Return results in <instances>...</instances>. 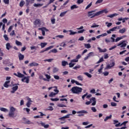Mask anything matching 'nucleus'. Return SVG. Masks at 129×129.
<instances>
[{"instance_id": "6ab92c4d", "label": "nucleus", "mask_w": 129, "mask_h": 129, "mask_svg": "<svg viewBox=\"0 0 129 129\" xmlns=\"http://www.w3.org/2000/svg\"><path fill=\"white\" fill-rule=\"evenodd\" d=\"M125 32H126V29L124 28L119 30V33L120 34H123L124 33H125Z\"/></svg>"}, {"instance_id": "b1692460", "label": "nucleus", "mask_w": 129, "mask_h": 129, "mask_svg": "<svg viewBox=\"0 0 129 129\" xmlns=\"http://www.w3.org/2000/svg\"><path fill=\"white\" fill-rule=\"evenodd\" d=\"M84 75H86V76H87L88 78H91V77H92V75H91V74H89L87 72L84 73Z\"/></svg>"}, {"instance_id": "423d86ee", "label": "nucleus", "mask_w": 129, "mask_h": 129, "mask_svg": "<svg viewBox=\"0 0 129 129\" xmlns=\"http://www.w3.org/2000/svg\"><path fill=\"white\" fill-rule=\"evenodd\" d=\"M117 46H120V48H123L124 47H126V43H125V41H123V42H122L120 43H118L117 44Z\"/></svg>"}, {"instance_id": "f8f14e48", "label": "nucleus", "mask_w": 129, "mask_h": 129, "mask_svg": "<svg viewBox=\"0 0 129 129\" xmlns=\"http://www.w3.org/2000/svg\"><path fill=\"white\" fill-rule=\"evenodd\" d=\"M115 65L114 61H113L112 63H110L109 64H108L106 67L107 69H111L112 67H113Z\"/></svg>"}, {"instance_id": "72a5a7b5", "label": "nucleus", "mask_w": 129, "mask_h": 129, "mask_svg": "<svg viewBox=\"0 0 129 129\" xmlns=\"http://www.w3.org/2000/svg\"><path fill=\"white\" fill-rule=\"evenodd\" d=\"M71 10H74L75 9H78V6L76 5H74L71 7Z\"/></svg>"}, {"instance_id": "3c124183", "label": "nucleus", "mask_w": 129, "mask_h": 129, "mask_svg": "<svg viewBox=\"0 0 129 129\" xmlns=\"http://www.w3.org/2000/svg\"><path fill=\"white\" fill-rule=\"evenodd\" d=\"M53 77L54 79H56V80H59V79H60V77H59V76L54 75Z\"/></svg>"}, {"instance_id": "09e8293b", "label": "nucleus", "mask_w": 129, "mask_h": 129, "mask_svg": "<svg viewBox=\"0 0 129 129\" xmlns=\"http://www.w3.org/2000/svg\"><path fill=\"white\" fill-rule=\"evenodd\" d=\"M3 2L5 5H9L10 4V0H3Z\"/></svg>"}, {"instance_id": "69168bd1", "label": "nucleus", "mask_w": 129, "mask_h": 129, "mask_svg": "<svg viewBox=\"0 0 129 129\" xmlns=\"http://www.w3.org/2000/svg\"><path fill=\"white\" fill-rule=\"evenodd\" d=\"M54 109L53 108V107L52 106H49L48 107V110H50L51 111H52V110H53Z\"/></svg>"}, {"instance_id": "0eeeda50", "label": "nucleus", "mask_w": 129, "mask_h": 129, "mask_svg": "<svg viewBox=\"0 0 129 129\" xmlns=\"http://www.w3.org/2000/svg\"><path fill=\"white\" fill-rule=\"evenodd\" d=\"M12 91H11V93H15V92H16V91H17V90H18V89H19V86H14L12 88Z\"/></svg>"}, {"instance_id": "c756f323", "label": "nucleus", "mask_w": 129, "mask_h": 129, "mask_svg": "<svg viewBox=\"0 0 129 129\" xmlns=\"http://www.w3.org/2000/svg\"><path fill=\"white\" fill-rule=\"evenodd\" d=\"M57 52H58V51L57 50V49L56 48H54L53 49H52L51 50H50V51L49 52V53H57Z\"/></svg>"}, {"instance_id": "13d9d810", "label": "nucleus", "mask_w": 129, "mask_h": 129, "mask_svg": "<svg viewBox=\"0 0 129 129\" xmlns=\"http://www.w3.org/2000/svg\"><path fill=\"white\" fill-rule=\"evenodd\" d=\"M102 2H103V0H98L95 4L96 5H97L98 4H101Z\"/></svg>"}, {"instance_id": "0e129e2a", "label": "nucleus", "mask_w": 129, "mask_h": 129, "mask_svg": "<svg viewBox=\"0 0 129 129\" xmlns=\"http://www.w3.org/2000/svg\"><path fill=\"white\" fill-rule=\"evenodd\" d=\"M111 106H116L117 104L115 102H112L111 103Z\"/></svg>"}, {"instance_id": "5701e85b", "label": "nucleus", "mask_w": 129, "mask_h": 129, "mask_svg": "<svg viewBox=\"0 0 129 129\" xmlns=\"http://www.w3.org/2000/svg\"><path fill=\"white\" fill-rule=\"evenodd\" d=\"M12 48V46H11V44L10 43H7L6 44V49L7 50H10Z\"/></svg>"}, {"instance_id": "de8ad7c7", "label": "nucleus", "mask_w": 129, "mask_h": 129, "mask_svg": "<svg viewBox=\"0 0 129 129\" xmlns=\"http://www.w3.org/2000/svg\"><path fill=\"white\" fill-rule=\"evenodd\" d=\"M4 38H5V40L6 41H9V37H8V35L7 34H5L4 35Z\"/></svg>"}, {"instance_id": "9b49d317", "label": "nucleus", "mask_w": 129, "mask_h": 129, "mask_svg": "<svg viewBox=\"0 0 129 129\" xmlns=\"http://www.w3.org/2000/svg\"><path fill=\"white\" fill-rule=\"evenodd\" d=\"M10 82H11L10 81H6L4 84V87H5L6 88H9V87H10V86H11V85H9V84H10Z\"/></svg>"}, {"instance_id": "f704fd0d", "label": "nucleus", "mask_w": 129, "mask_h": 129, "mask_svg": "<svg viewBox=\"0 0 129 129\" xmlns=\"http://www.w3.org/2000/svg\"><path fill=\"white\" fill-rule=\"evenodd\" d=\"M33 6L34 7H35L36 8H37L38 7H42L43 4H34Z\"/></svg>"}, {"instance_id": "e433bc0d", "label": "nucleus", "mask_w": 129, "mask_h": 129, "mask_svg": "<svg viewBox=\"0 0 129 129\" xmlns=\"http://www.w3.org/2000/svg\"><path fill=\"white\" fill-rule=\"evenodd\" d=\"M77 79L78 80H80L81 81H83V77H82V76L81 75L78 76Z\"/></svg>"}, {"instance_id": "7c9ffc66", "label": "nucleus", "mask_w": 129, "mask_h": 129, "mask_svg": "<svg viewBox=\"0 0 129 129\" xmlns=\"http://www.w3.org/2000/svg\"><path fill=\"white\" fill-rule=\"evenodd\" d=\"M24 5H25V1L22 0L20 3L19 6L21 8H22V7H24Z\"/></svg>"}, {"instance_id": "052dcab7", "label": "nucleus", "mask_w": 129, "mask_h": 129, "mask_svg": "<svg viewBox=\"0 0 129 129\" xmlns=\"http://www.w3.org/2000/svg\"><path fill=\"white\" fill-rule=\"evenodd\" d=\"M55 21H56V19H55V18L51 19V24H52L53 25H54V24H55Z\"/></svg>"}, {"instance_id": "7ed1b4c3", "label": "nucleus", "mask_w": 129, "mask_h": 129, "mask_svg": "<svg viewBox=\"0 0 129 129\" xmlns=\"http://www.w3.org/2000/svg\"><path fill=\"white\" fill-rule=\"evenodd\" d=\"M95 12H96V11L93 10V11L88 12V17L89 18H90L91 19H93V18H95V17H97L99 16V13L98 12H96V13H95Z\"/></svg>"}, {"instance_id": "a211bd4d", "label": "nucleus", "mask_w": 129, "mask_h": 129, "mask_svg": "<svg viewBox=\"0 0 129 129\" xmlns=\"http://www.w3.org/2000/svg\"><path fill=\"white\" fill-rule=\"evenodd\" d=\"M98 49L99 52H100V53H105V52H106V51H107L106 48H104V49H102L100 47H98Z\"/></svg>"}, {"instance_id": "680f3d73", "label": "nucleus", "mask_w": 129, "mask_h": 129, "mask_svg": "<svg viewBox=\"0 0 129 129\" xmlns=\"http://www.w3.org/2000/svg\"><path fill=\"white\" fill-rule=\"evenodd\" d=\"M91 110H92V111H93V112H96L97 111L96 108H95V107H92L91 108Z\"/></svg>"}, {"instance_id": "4be33fe9", "label": "nucleus", "mask_w": 129, "mask_h": 129, "mask_svg": "<svg viewBox=\"0 0 129 129\" xmlns=\"http://www.w3.org/2000/svg\"><path fill=\"white\" fill-rule=\"evenodd\" d=\"M68 11H64L63 12H61L60 15H59V17H61V18L64 17V16H65V15H66V14H67V12Z\"/></svg>"}, {"instance_id": "a19ab883", "label": "nucleus", "mask_w": 129, "mask_h": 129, "mask_svg": "<svg viewBox=\"0 0 129 129\" xmlns=\"http://www.w3.org/2000/svg\"><path fill=\"white\" fill-rule=\"evenodd\" d=\"M88 56L89 57H93L94 56V53L93 52H91L88 54Z\"/></svg>"}, {"instance_id": "79ce46f5", "label": "nucleus", "mask_w": 129, "mask_h": 129, "mask_svg": "<svg viewBox=\"0 0 129 129\" xmlns=\"http://www.w3.org/2000/svg\"><path fill=\"white\" fill-rule=\"evenodd\" d=\"M26 124H33L34 123L31 122L29 120H27L26 122H25Z\"/></svg>"}, {"instance_id": "bf43d9fd", "label": "nucleus", "mask_w": 129, "mask_h": 129, "mask_svg": "<svg viewBox=\"0 0 129 129\" xmlns=\"http://www.w3.org/2000/svg\"><path fill=\"white\" fill-rule=\"evenodd\" d=\"M83 2H84V0H78L77 4H78L79 5H80V4H82Z\"/></svg>"}, {"instance_id": "5fc2aeb1", "label": "nucleus", "mask_w": 129, "mask_h": 129, "mask_svg": "<svg viewBox=\"0 0 129 129\" xmlns=\"http://www.w3.org/2000/svg\"><path fill=\"white\" fill-rule=\"evenodd\" d=\"M54 60L53 58H50V59H45L44 61L46 62L47 61V62H52V61Z\"/></svg>"}, {"instance_id": "dca6fc26", "label": "nucleus", "mask_w": 129, "mask_h": 129, "mask_svg": "<svg viewBox=\"0 0 129 129\" xmlns=\"http://www.w3.org/2000/svg\"><path fill=\"white\" fill-rule=\"evenodd\" d=\"M19 59L20 61H22L25 58V55L22 54V53H19L18 55Z\"/></svg>"}, {"instance_id": "a878e982", "label": "nucleus", "mask_w": 129, "mask_h": 129, "mask_svg": "<svg viewBox=\"0 0 129 129\" xmlns=\"http://www.w3.org/2000/svg\"><path fill=\"white\" fill-rule=\"evenodd\" d=\"M84 46H85V47L87 49H90V48H91V45H90V44L89 43L85 44Z\"/></svg>"}, {"instance_id": "4c0bfd02", "label": "nucleus", "mask_w": 129, "mask_h": 129, "mask_svg": "<svg viewBox=\"0 0 129 129\" xmlns=\"http://www.w3.org/2000/svg\"><path fill=\"white\" fill-rule=\"evenodd\" d=\"M70 68H72V67H74L75 63H73L72 62H70L69 64Z\"/></svg>"}, {"instance_id": "39448f33", "label": "nucleus", "mask_w": 129, "mask_h": 129, "mask_svg": "<svg viewBox=\"0 0 129 129\" xmlns=\"http://www.w3.org/2000/svg\"><path fill=\"white\" fill-rule=\"evenodd\" d=\"M93 103H92L91 105L92 106H94L96 104V99L95 97H92L90 99V101L86 102L85 104H86V105H89V104H90V103H91V102Z\"/></svg>"}, {"instance_id": "412c9836", "label": "nucleus", "mask_w": 129, "mask_h": 129, "mask_svg": "<svg viewBox=\"0 0 129 129\" xmlns=\"http://www.w3.org/2000/svg\"><path fill=\"white\" fill-rule=\"evenodd\" d=\"M61 65H62V66L65 67V66H66V65H69V63H68V61L63 60L61 62Z\"/></svg>"}, {"instance_id": "cd10ccee", "label": "nucleus", "mask_w": 129, "mask_h": 129, "mask_svg": "<svg viewBox=\"0 0 129 129\" xmlns=\"http://www.w3.org/2000/svg\"><path fill=\"white\" fill-rule=\"evenodd\" d=\"M111 117H112V115L110 114L109 116H107L106 117V118L104 119V121H107V120H108V119L111 118Z\"/></svg>"}, {"instance_id": "4468645a", "label": "nucleus", "mask_w": 129, "mask_h": 129, "mask_svg": "<svg viewBox=\"0 0 129 129\" xmlns=\"http://www.w3.org/2000/svg\"><path fill=\"white\" fill-rule=\"evenodd\" d=\"M28 102L26 103V106H27V107H30L31 106V104H32V103L31 102H33V101H32L31 100V98H28Z\"/></svg>"}, {"instance_id": "e2e57ef3", "label": "nucleus", "mask_w": 129, "mask_h": 129, "mask_svg": "<svg viewBox=\"0 0 129 129\" xmlns=\"http://www.w3.org/2000/svg\"><path fill=\"white\" fill-rule=\"evenodd\" d=\"M103 74H104V76H107L109 74V73L108 72H105Z\"/></svg>"}, {"instance_id": "2f4dec72", "label": "nucleus", "mask_w": 129, "mask_h": 129, "mask_svg": "<svg viewBox=\"0 0 129 129\" xmlns=\"http://www.w3.org/2000/svg\"><path fill=\"white\" fill-rule=\"evenodd\" d=\"M58 71H59V69L57 68H54L52 70V72L53 73H56V72H58Z\"/></svg>"}, {"instance_id": "f257e3e1", "label": "nucleus", "mask_w": 129, "mask_h": 129, "mask_svg": "<svg viewBox=\"0 0 129 129\" xmlns=\"http://www.w3.org/2000/svg\"><path fill=\"white\" fill-rule=\"evenodd\" d=\"M82 90H83L82 88L78 86H75L72 88V89L70 90V91H71L72 93H73L74 94H80V93L82 92Z\"/></svg>"}, {"instance_id": "473e14b6", "label": "nucleus", "mask_w": 129, "mask_h": 129, "mask_svg": "<svg viewBox=\"0 0 129 129\" xmlns=\"http://www.w3.org/2000/svg\"><path fill=\"white\" fill-rule=\"evenodd\" d=\"M13 28H14V25H11L9 27L8 30V33H11V32H12V30H13Z\"/></svg>"}, {"instance_id": "774afa93", "label": "nucleus", "mask_w": 129, "mask_h": 129, "mask_svg": "<svg viewBox=\"0 0 129 129\" xmlns=\"http://www.w3.org/2000/svg\"><path fill=\"white\" fill-rule=\"evenodd\" d=\"M26 3V6L28 7L29 5H30V0H25Z\"/></svg>"}, {"instance_id": "ea45409f", "label": "nucleus", "mask_w": 129, "mask_h": 129, "mask_svg": "<svg viewBox=\"0 0 129 129\" xmlns=\"http://www.w3.org/2000/svg\"><path fill=\"white\" fill-rule=\"evenodd\" d=\"M57 93H54V92H51L50 94L49 95V97H53V96H55Z\"/></svg>"}, {"instance_id": "c03bdc74", "label": "nucleus", "mask_w": 129, "mask_h": 129, "mask_svg": "<svg viewBox=\"0 0 129 129\" xmlns=\"http://www.w3.org/2000/svg\"><path fill=\"white\" fill-rule=\"evenodd\" d=\"M16 45H17V46H22V42H21L18 40L16 41Z\"/></svg>"}, {"instance_id": "f03ea898", "label": "nucleus", "mask_w": 129, "mask_h": 129, "mask_svg": "<svg viewBox=\"0 0 129 129\" xmlns=\"http://www.w3.org/2000/svg\"><path fill=\"white\" fill-rule=\"evenodd\" d=\"M76 113L78 114L77 115V116L81 117V116H84V114H87V113H88V112H87V111H86L85 110H82L78 111H76L75 110L72 111L73 114H76Z\"/></svg>"}, {"instance_id": "58836bf2", "label": "nucleus", "mask_w": 129, "mask_h": 129, "mask_svg": "<svg viewBox=\"0 0 129 129\" xmlns=\"http://www.w3.org/2000/svg\"><path fill=\"white\" fill-rule=\"evenodd\" d=\"M80 68H81V66H80V65H77L74 67L73 69L75 70H77V69H80Z\"/></svg>"}, {"instance_id": "20e7f679", "label": "nucleus", "mask_w": 129, "mask_h": 129, "mask_svg": "<svg viewBox=\"0 0 129 129\" xmlns=\"http://www.w3.org/2000/svg\"><path fill=\"white\" fill-rule=\"evenodd\" d=\"M15 111H16V108L13 106L11 107L9 113V117H13V118L16 117V116H15Z\"/></svg>"}, {"instance_id": "8fccbe9b", "label": "nucleus", "mask_w": 129, "mask_h": 129, "mask_svg": "<svg viewBox=\"0 0 129 129\" xmlns=\"http://www.w3.org/2000/svg\"><path fill=\"white\" fill-rule=\"evenodd\" d=\"M50 100L51 101H58L59 100V98H51L50 99Z\"/></svg>"}, {"instance_id": "c9c22d12", "label": "nucleus", "mask_w": 129, "mask_h": 129, "mask_svg": "<svg viewBox=\"0 0 129 129\" xmlns=\"http://www.w3.org/2000/svg\"><path fill=\"white\" fill-rule=\"evenodd\" d=\"M38 30L39 31H41L43 36H45V31H44L43 29H42V28H38Z\"/></svg>"}, {"instance_id": "49530a36", "label": "nucleus", "mask_w": 129, "mask_h": 129, "mask_svg": "<svg viewBox=\"0 0 129 129\" xmlns=\"http://www.w3.org/2000/svg\"><path fill=\"white\" fill-rule=\"evenodd\" d=\"M57 106L58 107H66V106L63 104H59Z\"/></svg>"}, {"instance_id": "864d4df0", "label": "nucleus", "mask_w": 129, "mask_h": 129, "mask_svg": "<svg viewBox=\"0 0 129 129\" xmlns=\"http://www.w3.org/2000/svg\"><path fill=\"white\" fill-rule=\"evenodd\" d=\"M71 61L72 63H76L77 62H78V59H77V58L71 60Z\"/></svg>"}, {"instance_id": "6e6d98bb", "label": "nucleus", "mask_w": 129, "mask_h": 129, "mask_svg": "<svg viewBox=\"0 0 129 129\" xmlns=\"http://www.w3.org/2000/svg\"><path fill=\"white\" fill-rule=\"evenodd\" d=\"M2 22L4 23V24H7V23H8V19L4 18L3 19Z\"/></svg>"}, {"instance_id": "a18cd8bd", "label": "nucleus", "mask_w": 129, "mask_h": 129, "mask_svg": "<svg viewBox=\"0 0 129 129\" xmlns=\"http://www.w3.org/2000/svg\"><path fill=\"white\" fill-rule=\"evenodd\" d=\"M69 32H70V35H75V34H77V32H73L72 30H69Z\"/></svg>"}, {"instance_id": "37998d69", "label": "nucleus", "mask_w": 129, "mask_h": 129, "mask_svg": "<svg viewBox=\"0 0 129 129\" xmlns=\"http://www.w3.org/2000/svg\"><path fill=\"white\" fill-rule=\"evenodd\" d=\"M103 58L101 57L100 59L97 62L96 64H99V63H101V62H103Z\"/></svg>"}, {"instance_id": "393cba45", "label": "nucleus", "mask_w": 129, "mask_h": 129, "mask_svg": "<svg viewBox=\"0 0 129 129\" xmlns=\"http://www.w3.org/2000/svg\"><path fill=\"white\" fill-rule=\"evenodd\" d=\"M40 46H41V48H44V47H46V46H47V43L41 42L40 43Z\"/></svg>"}, {"instance_id": "9d476101", "label": "nucleus", "mask_w": 129, "mask_h": 129, "mask_svg": "<svg viewBox=\"0 0 129 129\" xmlns=\"http://www.w3.org/2000/svg\"><path fill=\"white\" fill-rule=\"evenodd\" d=\"M52 48H54V46L53 45H51L50 46H49L48 47H47L45 49V50H41L40 51V53H44V52H46V51H48L51 49H52Z\"/></svg>"}, {"instance_id": "338daca9", "label": "nucleus", "mask_w": 129, "mask_h": 129, "mask_svg": "<svg viewBox=\"0 0 129 129\" xmlns=\"http://www.w3.org/2000/svg\"><path fill=\"white\" fill-rule=\"evenodd\" d=\"M60 47H65V46H66V44L64 42H62L60 44Z\"/></svg>"}, {"instance_id": "ddd939ff", "label": "nucleus", "mask_w": 129, "mask_h": 129, "mask_svg": "<svg viewBox=\"0 0 129 129\" xmlns=\"http://www.w3.org/2000/svg\"><path fill=\"white\" fill-rule=\"evenodd\" d=\"M99 15H101V14H107L108 13V11L106 9H105L102 11H100L98 12Z\"/></svg>"}, {"instance_id": "2eb2a0df", "label": "nucleus", "mask_w": 129, "mask_h": 129, "mask_svg": "<svg viewBox=\"0 0 129 129\" xmlns=\"http://www.w3.org/2000/svg\"><path fill=\"white\" fill-rule=\"evenodd\" d=\"M29 66H30V67H34V66H39V63L35 62H32L29 64Z\"/></svg>"}, {"instance_id": "aec40b11", "label": "nucleus", "mask_w": 129, "mask_h": 129, "mask_svg": "<svg viewBox=\"0 0 129 129\" xmlns=\"http://www.w3.org/2000/svg\"><path fill=\"white\" fill-rule=\"evenodd\" d=\"M40 124L42 125V126H44V128H48L49 127V124H45L44 122H41Z\"/></svg>"}, {"instance_id": "f3484780", "label": "nucleus", "mask_w": 129, "mask_h": 129, "mask_svg": "<svg viewBox=\"0 0 129 129\" xmlns=\"http://www.w3.org/2000/svg\"><path fill=\"white\" fill-rule=\"evenodd\" d=\"M116 16H118V14H117L116 13H114L113 14H111L110 15H107V18H110L111 19L114 17H116Z\"/></svg>"}, {"instance_id": "4d7b16f0", "label": "nucleus", "mask_w": 129, "mask_h": 129, "mask_svg": "<svg viewBox=\"0 0 129 129\" xmlns=\"http://www.w3.org/2000/svg\"><path fill=\"white\" fill-rule=\"evenodd\" d=\"M10 36H15L16 35V33H15V30H13L12 32L10 34Z\"/></svg>"}, {"instance_id": "6e6552de", "label": "nucleus", "mask_w": 129, "mask_h": 129, "mask_svg": "<svg viewBox=\"0 0 129 129\" xmlns=\"http://www.w3.org/2000/svg\"><path fill=\"white\" fill-rule=\"evenodd\" d=\"M21 81L22 82H26V83H29L30 79L28 77H24V78L22 79Z\"/></svg>"}, {"instance_id": "bb28decb", "label": "nucleus", "mask_w": 129, "mask_h": 129, "mask_svg": "<svg viewBox=\"0 0 129 129\" xmlns=\"http://www.w3.org/2000/svg\"><path fill=\"white\" fill-rule=\"evenodd\" d=\"M0 110H1V111H4V112H7L9 111V110H8V109L4 107L1 108Z\"/></svg>"}, {"instance_id": "c85d7f7f", "label": "nucleus", "mask_w": 129, "mask_h": 129, "mask_svg": "<svg viewBox=\"0 0 129 129\" xmlns=\"http://www.w3.org/2000/svg\"><path fill=\"white\" fill-rule=\"evenodd\" d=\"M25 76L24 75L22 74L21 73H18L17 77L19 78H23Z\"/></svg>"}, {"instance_id": "603ef678", "label": "nucleus", "mask_w": 129, "mask_h": 129, "mask_svg": "<svg viewBox=\"0 0 129 129\" xmlns=\"http://www.w3.org/2000/svg\"><path fill=\"white\" fill-rule=\"evenodd\" d=\"M92 6V2H91L90 4H89L86 8V10H87L90 8Z\"/></svg>"}, {"instance_id": "1a4fd4ad", "label": "nucleus", "mask_w": 129, "mask_h": 129, "mask_svg": "<svg viewBox=\"0 0 129 129\" xmlns=\"http://www.w3.org/2000/svg\"><path fill=\"white\" fill-rule=\"evenodd\" d=\"M33 23L35 26H40L41 25V20L40 19H36Z\"/></svg>"}]
</instances>
